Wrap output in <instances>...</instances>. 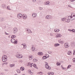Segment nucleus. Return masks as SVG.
Instances as JSON below:
<instances>
[{"mask_svg":"<svg viewBox=\"0 0 75 75\" xmlns=\"http://www.w3.org/2000/svg\"><path fill=\"white\" fill-rule=\"evenodd\" d=\"M11 42L12 43H14V44H17V40H16L14 39H12L11 40Z\"/></svg>","mask_w":75,"mask_h":75,"instance_id":"f257e3e1","label":"nucleus"},{"mask_svg":"<svg viewBox=\"0 0 75 75\" xmlns=\"http://www.w3.org/2000/svg\"><path fill=\"white\" fill-rule=\"evenodd\" d=\"M68 19H72V18H73V19H71V20H75V15H73V17L72 16H69L68 17Z\"/></svg>","mask_w":75,"mask_h":75,"instance_id":"f03ea898","label":"nucleus"},{"mask_svg":"<svg viewBox=\"0 0 75 75\" xmlns=\"http://www.w3.org/2000/svg\"><path fill=\"white\" fill-rule=\"evenodd\" d=\"M48 63L46 62V64H45V67L46 69H51V67H50L48 65Z\"/></svg>","mask_w":75,"mask_h":75,"instance_id":"7ed1b4c3","label":"nucleus"},{"mask_svg":"<svg viewBox=\"0 0 75 75\" xmlns=\"http://www.w3.org/2000/svg\"><path fill=\"white\" fill-rule=\"evenodd\" d=\"M18 31V29L17 28H13V34H16V33Z\"/></svg>","mask_w":75,"mask_h":75,"instance_id":"20e7f679","label":"nucleus"},{"mask_svg":"<svg viewBox=\"0 0 75 75\" xmlns=\"http://www.w3.org/2000/svg\"><path fill=\"white\" fill-rule=\"evenodd\" d=\"M16 57L18 58H23V55L18 54L16 55Z\"/></svg>","mask_w":75,"mask_h":75,"instance_id":"39448f33","label":"nucleus"},{"mask_svg":"<svg viewBox=\"0 0 75 75\" xmlns=\"http://www.w3.org/2000/svg\"><path fill=\"white\" fill-rule=\"evenodd\" d=\"M45 18L46 19H52V17L51 16L47 15L46 16Z\"/></svg>","mask_w":75,"mask_h":75,"instance_id":"423d86ee","label":"nucleus"},{"mask_svg":"<svg viewBox=\"0 0 75 75\" xmlns=\"http://www.w3.org/2000/svg\"><path fill=\"white\" fill-rule=\"evenodd\" d=\"M22 14H18L17 15V17L18 18H22Z\"/></svg>","mask_w":75,"mask_h":75,"instance_id":"0eeeda50","label":"nucleus"},{"mask_svg":"<svg viewBox=\"0 0 75 75\" xmlns=\"http://www.w3.org/2000/svg\"><path fill=\"white\" fill-rule=\"evenodd\" d=\"M26 31H27V32L28 34L30 33H32V32L31 31V30L30 29H27L26 30Z\"/></svg>","mask_w":75,"mask_h":75,"instance_id":"6e6552de","label":"nucleus"},{"mask_svg":"<svg viewBox=\"0 0 75 75\" xmlns=\"http://www.w3.org/2000/svg\"><path fill=\"white\" fill-rule=\"evenodd\" d=\"M23 19H26L27 18V16L25 15V14H23Z\"/></svg>","mask_w":75,"mask_h":75,"instance_id":"1a4fd4ad","label":"nucleus"},{"mask_svg":"<svg viewBox=\"0 0 75 75\" xmlns=\"http://www.w3.org/2000/svg\"><path fill=\"white\" fill-rule=\"evenodd\" d=\"M2 60L3 62H6L7 61V59L4 58H2Z\"/></svg>","mask_w":75,"mask_h":75,"instance_id":"9d476101","label":"nucleus"},{"mask_svg":"<svg viewBox=\"0 0 75 75\" xmlns=\"http://www.w3.org/2000/svg\"><path fill=\"white\" fill-rule=\"evenodd\" d=\"M64 45L65 48H68V47H69V45H68L67 43H65L64 44Z\"/></svg>","mask_w":75,"mask_h":75,"instance_id":"9b49d317","label":"nucleus"},{"mask_svg":"<svg viewBox=\"0 0 75 75\" xmlns=\"http://www.w3.org/2000/svg\"><path fill=\"white\" fill-rule=\"evenodd\" d=\"M1 7L2 8H6V6L5 4H3L1 5Z\"/></svg>","mask_w":75,"mask_h":75,"instance_id":"f8f14e48","label":"nucleus"},{"mask_svg":"<svg viewBox=\"0 0 75 75\" xmlns=\"http://www.w3.org/2000/svg\"><path fill=\"white\" fill-rule=\"evenodd\" d=\"M32 16L33 17H36L37 16V13H33Z\"/></svg>","mask_w":75,"mask_h":75,"instance_id":"ddd939ff","label":"nucleus"},{"mask_svg":"<svg viewBox=\"0 0 75 75\" xmlns=\"http://www.w3.org/2000/svg\"><path fill=\"white\" fill-rule=\"evenodd\" d=\"M28 73H29V74H30V75H33V73L30 70H28Z\"/></svg>","mask_w":75,"mask_h":75,"instance_id":"4468645a","label":"nucleus"},{"mask_svg":"<svg viewBox=\"0 0 75 75\" xmlns=\"http://www.w3.org/2000/svg\"><path fill=\"white\" fill-rule=\"evenodd\" d=\"M33 67H34L35 68L38 69V67H37V65H36L35 64H33Z\"/></svg>","mask_w":75,"mask_h":75,"instance_id":"2eb2a0df","label":"nucleus"},{"mask_svg":"<svg viewBox=\"0 0 75 75\" xmlns=\"http://www.w3.org/2000/svg\"><path fill=\"white\" fill-rule=\"evenodd\" d=\"M67 54L68 55H70L72 54V53H71V51H69L68 52H67Z\"/></svg>","mask_w":75,"mask_h":75,"instance_id":"dca6fc26","label":"nucleus"},{"mask_svg":"<svg viewBox=\"0 0 75 75\" xmlns=\"http://www.w3.org/2000/svg\"><path fill=\"white\" fill-rule=\"evenodd\" d=\"M15 66V64H10V67L11 68L13 67H14V66Z\"/></svg>","mask_w":75,"mask_h":75,"instance_id":"f3484780","label":"nucleus"},{"mask_svg":"<svg viewBox=\"0 0 75 75\" xmlns=\"http://www.w3.org/2000/svg\"><path fill=\"white\" fill-rule=\"evenodd\" d=\"M56 38H58V37H61V35L60 34H58L57 36H56Z\"/></svg>","mask_w":75,"mask_h":75,"instance_id":"a211bd4d","label":"nucleus"},{"mask_svg":"<svg viewBox=\"0 0 75 75\" xmlns=\"http://www.w3.org/2000/svg\"><path fill=\"white\" fill-rule=\"evenodd\" d=\"M45 4L46 5H48L49 6H50V1H48L46 2L45 3Z\"/></svg>","mask_w":75,"mask_h":75,"instance_id":"6ab92c4d","label":"nucleus"},{"mask_svg":"<svg viewBox=\"0 0 75 75\" xmlns=\"http://www.w3.org/2000/svg\"><path fill=\"white\" fill-rule=\"evenodd\" d=\"M38 55H43V53L42 52H39L38 53Z\"/></svg>","mask_w":75,"mask_h":75,"instance_id":"aec40b11","label":"nucleus"},{"mask_svg":"<svg viewBox=\"0 0 75 75\" xmlns=\"http://www.w3.org/2000/svg\"><path fill=\"white\" fill-rule=\"evenodd\" d=\"M59 45L60 44H59L56 43L54 45V47H58V46H59Z\"/></svg>","mask_w":75,"mask_h":75,"instance_id":"412c9836","label":"nucleus"},{"mask_svg":"<svg viewBox=\"0 0 75 75\" xmlns=\"http://www.w3.org/2000/svg\"><path fill=\"white\" fill-rule=\"evenodd\" d=\"M24 69H25L24 67H21L20 68V70H21V71H24Z\"/></svg>","mask_w":75,"mask_h":75,"instance_id":"4be33fe9","label":"nucleus"},{"mask_svg":"<svg viewBox=\"0 0 75 75\" xmlns=\"http://www.w3.org/2000/svg\"><path fill=\"white\" fill-rule=\"evenodd\" d=\"M48 75H53L54 74V72H50V73H48Z\"/></svg>","mask_w":75,"mask_h":75,"instance_id":"5701e85b","label":"nucleus"},{"mask_svg":"<svg viewBox=\"0 0 75 75\" xmlns=\"http://www.w3.org/2000/svg\"><path fill=\"white\" fill-rule=\"evenodd\" d=\"M2 58H5V59H7V57L6 55H4L3 56Z\"/></svg>","mask_w":75,"mask_h":75,"instance_id":"b1692460","label":"nucleus"},{"mask_svg":"<svg viewBox=\"0 0 75 75\" xmlns=\"http://www.w3.org/2000/svg\"><path fill=\"white\" fill-rule=\"evenodd\" d=\"M47 58V57L46 56H44L42 57L43 59H45Z\"/></svg>","mask_w":75,"mask_h":75,"instance_id":"393cba45","label":"nucleus"},{"mask_svg":"<svg viewBox=\"0 0 75 75\" xmlns=\"http://www.w3.org/2000/svg\"><path fill=\"white\" fill-rule=\"evenodd\" d=\"M65 21H66V22H67V23H69V19H66Z\"/></svg>","mask_w":75,"mask_h":75,"instance_id":"a878e982","label":"nucleus"},{"mask_svg":"<svg viewBox=\"0 0 75 75\" xmlns=\"http://www.w3.org/2000/svg\"><path fill=\"white\" fill-rule=\"evenodd\" d=\"M71 67V65H69L67 68V69H68L69 68H70Z\"/></svg>","mask_w":75,"mask_h":75,"instance_id":"bb28decb","label":"nucleus"},{"mask_svg":"<svg viewBox=\"0 0 75 75\" xmlns=\"http://www.w3.org/2000/svg\"><path fill=\"white\" fill-rule=\"evenodd\" d=\"M26 47L27 46H26V44H24L23 45V48H26Z\"/></svg>","mask_w":75,"mask_h":75,"instance_id":"cd10ccee","label":"nucleus"},{"mask_svg":"<svg viewBox=\"0 0 75 75\" xmlns=\"http://www.w3.org/2000/svg\"><path fill=\"white\" fill-rule=\"evenodd\" d=\"M17 72L18 74L20 73V70L19 69H18L17 71Z\"/></svg>","mask_w":75,"mask_h":75,"instance_id":"c85d7f7f","label":"nucleus"},{"mask_svg":"<svg viewBox=\"0 0 75 75\" xmlns=\"http://www.w3.org/2000/svg\"><path fill=\"white\" fill-rule=\"evenodd\" d=\"M32 57H33L32 56H29V58L30 60H31V59H32Z\"/></svg>","mask_w":75,"mask_h":75,"instance_id":"c756f323","label":"nucleus"},{"mask_svg":"<svg viewBox=\"0 0 75 75\" xmlns=\"http://www.w3.org/2000/svg\"><path fill=\"white\" fill-rule=\"evenodd\" d=\"M32 51H34L35 50V47H32Z\"/></svg>","mask_w":75,"mask_h":75,"instance_id":"7c9ffc66","label":"nucleus"},{"mask_svg":"<svg viewBox=\"0 0 75 75\" xmlns=\"http://www.w3.org/2000/svg\"><path fill=\"white\" fill-rule=\"evenodd\" d=\"M60 64H61L58 62H57V66H59V65H60Z\"/></svg>","mask_w":75,"mask_h":75,"instance_id":"2f4dec72","label":"nucleus"},{"mask_svg":"<svg viewBox=\"0 0 75 75\" xmlns=\"http://www.w3.org/2000/svg\"><path fill=\"white\" fill-rule=\"evenodd\" d=\"M16 37V36L14 35H12L11 36V38H15Z\"/></svg>","mask_w":75,"mask_h":75,"instance_id":"473e14b6","label":"nucleus"},{"mask_svg":"<svg viewBox=\"0 0 75 75\" xmlns=\"http://www.w3.org/2000/svg\"><path fill=\"white\" fill-rule=\"evenodd\" d=\"M62 21H64L65 20V18H63L62 19Z\"/></svg>","mask_w":75,"mask_h":75,"instance_id":"72a5a7b5","label":"nucleus"},{"mask_svg":"<svg viewBox=\"0 0 75 75\" xmlns=\"http://www.w3.org/2000/svg\"><path fill=\"white\" fill-rule=\"evenodd\" d=\"M38 74H40V75H42V72H40L38 73Z\"/></svg>","mask_w":75,"mask_h":75,"instance_id":"f704fd0d","label":"nucleus"},{"mask_svg":"<svg viewBox=\"0 0 75 75\" xmlns=\"http://www.w3.org/2000/svg\"><path fill=\"white\" fill-rule=\"evenodd\" d=\"M72 33H75V30L72 29Z\"/></svg>","mask_w":75,"mask_h":75,"instance_id":"c9c22d12","label":"nucleus"},{"mask_svg":"<svg viewBox=\"0 0 75 75\" xmlns=\"http://www.w3.org/2000/svg\"><path fill=\"white\" fill-rule=\"evenodd\" d=\"M7 9H8V10H11V9H10V8L9 7H8V6H7Z\"/></svg>","mask_w":75,"mask_h":75,"instance_id":"e433bc0d","label":"nucleus"},{"mask_svg":"<svg viewBox=\"0 0 75 75\" xmlns=\"http://www.w3.org/2000/svg\"><path fill=\"white\" fill-rule=\"evenodd\" d=\"M48 53V54H52V52H47Z\"/></svg>","mask_w":75,"mask_h":75,"instance_id":"4c0bfd02","label":"nucleus"},{"mask_svg":"<svg viewBox=\"0 0 75 75\" xmlns=\"http://www.w3.org/2000/svg\"><path fill=\"white\" fill-rule=\"evenodd\" d=\"M73 62H75V58H73Z\"/></svg>","mask_w":75,"mask_h":75,"instance_id":"58836bf2","label":"nucleus"},{"mask_svg":"<svg viewBox=\"0 0 75 75\" xmlns=\"http://www.w3.org/2000/svg\"><path fill=\"white\" fill-rule=\"evenodd\" d=\"M54 31L56 33H57V29H54Z\"/></svg>","mask_w":75,"mask_h":75,"instance_id":"ea45409f","label":"nucleus"},{"mask_svg":"<svg viewBox=\"0 0 75 75\" xmlns=\"http://www.w3.org/2000/svg\"><path fill=\"white\" fill-rule=\"evenodd\" d=\"M59 31H60L59 29H57V33H58V32H59Z\"/></svg>","mask_w":75,"mask_h":75,"instance_id":"a19ab883","label":"nucleus"},{"mask_svg":"<svg viewBox=\"0 0 75 75\" xmlns=\"http://www.w3.org/2000/svg\"><path fill=\"white\" fill-rule=\"evenodd\" d=\"M33 60L34 61H35V62L37 61H38L37 59H33Z\"/></svg>","mask_w":75,"mask_h":75,"instance_id":"79ce46f5","label":"nucleus"},{"mask_svg":"<svg viewBox=\"0 0 75 75\" xmlns=\"http://www.w3.org/2000/svg\"><path fill=\"white\" fill-rule=\"evenodd\" d=\"M68 7H71V8H72V6L70 5H68Z\"/></svg>","mask_w":75,"mask_h":75,"instance_id":"37998d69","label":"nucleus"},{"mask_svg":"<svg viewBox=\"0 0 75 75\" xmlns=\"http://www.w3.org/2000/svg\"><path fill=\"white\" fill-rule=\"evenodd\" d=\"M4 21V18H3L1 19V21Z\"/></svg>","mask_w":75,"mask_h":75,"instance_id":"c03bdc74","label":"nucleus"},{"mask_svg":"<svg viewBox=\"0 0 75 75\" xmlns=\"http://www.w3.org/2000/svg\"><path fill=\"white\" fill-rule=\"evenodd\" d=\"M39 9H40V10H42V7H40L39 8Z\"/></svg>","mask_w":75,"mask_h":75,"instance_id":"a18cd8bd","label":"nucleus"},{"mask_svg":"<svg viewBox=\"0 0 75 75\" xmlns=\"http://www.w3.org/2000/svg\"><path fill=\"white\" fill-rule=\"evenodd\" d=\"M70 1L71 2H72L73 1H75V0H70Z\"/></svg>","mask_w":75,"mask_h":75,"instance_id":"49530a36","label":"nucleus"},{"mask_svg":"<svg viewBox=\"0 0 75 75\" xmlns=\"http://www.w3.org/2000/svg\"><path fill=\"white\" fill-rule=\"evenodd\" d=\"M69 31H72V30H71L70 29H68Z\"/></svg>","mask_w":75,"mask_h":75,"instance_id":"de8ad7c7","label":"nucleus"},{"mask_svg":"<svg viewBox=\"0 0 75 75\" xmlns=\"http://www.w3.org/2000/svg\"><path fill=\"white\" fill-rule=\"evenodd\" d=\"M60 43L61 44H63V42H62V41H60Z\"/></svg>","mask_w":75,"mask_h":75,"instance_id":"09e8293b","label":"nucleus"},{"mask_svg":"<svg viewBox=\"0 0 75 75\" xmlns=\"http://www.w3.org/2000/svg\"><path fill=\"white\" fill-rule=\"evenodd\" d=\"M30 64H31V63H28V65H30Z\"/></svg>","mask_w":75,"mask_h":75,"instance_id":"8fccbe9b","label":"nucleus"},{"mask_svg":"<svg viewBox=\"0 0 75 75\" xmlns=\"http://www.w3.org/2000/svg\"><path fill=\"white\" fill-rule=\"evenodd\" d=\"M5 34L6 35H8V33H7L6 32H5Z\"/></svg>","mask_w":75,"mask_h":75,"instance_id":"3c124183","label":"nucleus"},{"mask_svg":"<svg viewBox=\"0 0 75 75\" xmlns=\"http://www.w3.org/2000/svg\"><path fill=\"white\" fill-rule=\"evenodd\" d=\"M50 36H52V35H53L52 33H50Z\"/></svg>","mask_w":75,"mask_h":75,"instance_id":"603ef678","label":"nucleus"},{"mask_svg":"<svg viewBox=\"0 0 75 75\" xmlns=\"http://www.w3.org/2000/svg\"><path fill=\"white\" fill-rule=\"evenodd\" d=\"M33 2H35L36 1V0H33Z\"/></svg>","mask_w":75,"mask_h":75,"instance_id":"864d4df0","label":"nucleus"},{"mask_svg":"<svg viewBox=\"0 0 75 75\" xmlns=\"http://www.w3.org/2000/svg\"><path fill=\"white\" fill-rule=\"evenodd\" d=\"M61 67H62V69H64V68L62 66H61Z\"/></svg>","mask_w":75,"mask_h":75,"instance_id":"5fc2aeb1","label":"nucleus"},{"mask_svg":"<svg viewBox=\"0 0 75 75\" xmlns=\"http://www.w3.org/2000/svg\"><path fill=\"white\" fill-rule=\"evenodd\" d=\"M32 66H33V65L30 64V66L31 67H32Z\"/></svg>","mask_w":75,"mask_h":75,"instance_id":"6e6d98bb","label":"nucleus"},{"mask_svg":"<svg viewBox=\"0 0 75 75\" xmlns=\"http://www.w3.org/2000/svg\"><path fill=\"white\" fill-rule=\"evenodd\" d=\"M47 58H49V55H48V56H47Z\"/></svg>","mask_w":75,"mask_h":75,"instance_id":"4d7b16f0","label":"nucleus"},{"mask_svg":"<svg viewBox=\"0 0 75 75\" xmlns=\"http://www.w3.org/2000/svg\"><path fill=\"white\" fill-rule=\"evenodd\" d=\"M5 71H7V69H5Z\"/></svg>","mask_w":75,"mask_h":75,"instance_id":"13d9d810","label":"nucleus"},{"mask_svg":"<svg viewBox=\"0 0 75 75\" xmlns=\"http://www.w3.org/2000/svg\"><path fill=\"white\" fill-rule=\"evenodd\" d=\"M33 63H31V64H30V65H33Z\"/></svg>","mask_w":75,"mask_h":75,"instance_id":"bf43d9fd","label":"nucleus"},{"mask_svg":"<svg viewBox=\"0 0 75 75\" xmlns=\"http://www.w3.org/2000/svg\"><path fill=\"white\" fill-rule=\"evenodd\" d=\"M74 53H75V50H74Z\"/></svg>","mask_w":75,"mask_h":75,"instance_id":"052dcab7","label":"nucleus"},{"mask_svg":"<svg viewBox=\"0 0 75 75\" xmlns=\"http://www.w3.org/2000/svg\"><path fill=\"white\" fill-rule=\"evenodd\" d=\"M64 69H66V68H64Z\"/></svg>","mask_w":75,"mask_h":75,"instance_id":"680f3d73","label":"nucleus"},{"mask_svg":"<svg viewBox=\"0 0 75 75\" xmlns=\"http://www.w3.org/2000/svg\"><path fill=\"white\" fill-rule=\"evenodd\" d=\"M21 45L24 46V44H22Z\"/></svg>","mask_w":75,"mask_h":75,"instance_id":"e2e57ef3","label":"nucleus"},{"mask_svg":"<svg viewBox=\"0 0 75 75\" xmlns=\"http://www.w3.org/2000/svg\"><path fill=\"white\" fill-rule=\"evenodd\" d=\"M73 55H75V53H73Z\"/></svg>","mask_w":75,"mask_h":75,"instance_id":"0e129e2a","label":"nucleus"},{"mask_svg":"<svg viewBox=\"0 0 75 75\" xmlns=\"http://www.w3.org/2000/svg\"><path fill=\"white\" fill-rule=\"evenodd\" d=\"M72 44H75V42H72Z\"/></svg>","mask_w":75,"mask_h":75,"instance_id":"69168bd1","label":"nucleus"},{"mask_svg":"<svg viewBox=\"0 0 75 75\" xmlns=\"http://www.w3.org/2000/svg\"><path fill=\"white\" fill-rule=\"evenodd\" d=\"M4 64H7V63H4Z\"/></svg>","mask_w":75,"mask_h":75,"instance_id":"338daca9","label":"nucleus"},{"mask_svg":"<svg viewBox=\"0 0 75 75\" xmlns=\"http://www.w3.org/2000/svg\"><path fill=\"white\" fill-rule=\"evenodd\" d=\"M22 75H25L24 74H23Z\"/></svg>","mask_w":75,"mask_h":75,"instance_id":"774afa93","label":"nucleus"}]
</instances>
